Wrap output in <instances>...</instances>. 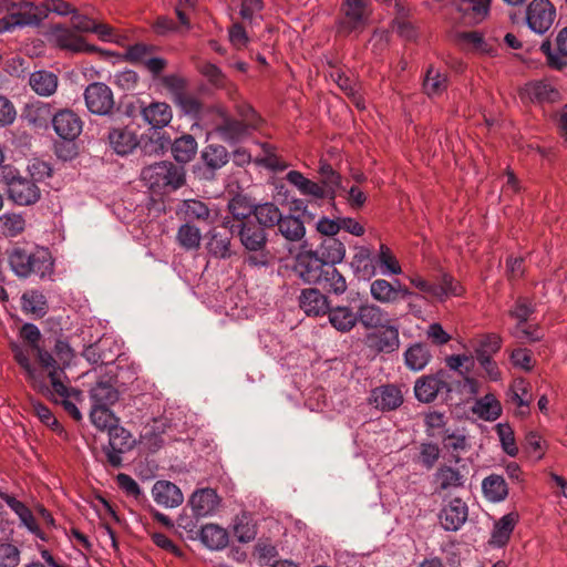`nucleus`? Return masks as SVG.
<instances>
[{
    "label": "nucleus",
    "mask_w": 567,
    "mask_h": 567,
    "mask_svg": "<svg viewBox=\"0 0 567 567\" xmlns=\"http://www.w3.org/2000/svg\"><path fill=\"white\" fill-rule=\"evenodd\" d=\"M176 215L185 223H210L212 210L199 199H184L176 206Z\"/></svg>",
    "instance_id": "nucleus-27"
},
{
    "label": "nucleus",
    "mask_w": 567,
    "mask_h": 567,
    "mask_svg": "<svg viewBox=\"0 0 567 567\" xmlns=\"http://www.w3.org/2000/svg\"><path fill=\"white\" fill-rule=\"evenodd\" d=\"M110 147L118 155L124 156L133 152L138 145L136 134L127 127H113L107 134Z\"/></svg>",
    "instance_id": "nucleus-30"
},
{
    "label": "nucleus",
    "mask_w": 567,
    "mask_h": 567,
    "mask_svg": "<svg viewBox=\"0 0 567 567\" xmlns=\"http://www.w3.org/2000/svg\"><path fill=\"white\" fill-rule=\"evenodd\" d=\"M350 266L359 279L370 280L378 270L377 250H359L353 256Z\"/></svg>",
    "instance_id": "nucleus-34"
},
{
    "label": "nucleus",
    "mask_w": 567,
    "mask_h": 567,
    "mask_svg": "<svg viewBox=\"0 0 567 567\" xmlns=\"http://www.w3.org/2000/svg\"><path fill=\"white\" fill-rule=\"evenodd\" d=\"M9 262L14 274L23 278L31 274L44 277L53 267L49 250H13Z\"/></svg>",
    "instance_id": "nucleus-6"
},
{
    "label": "nucleus",
    "mask_w": 567,
    "mask_h": 567,
    "mask_svg": "<svg viewBox=\"0 0 567 567\" xmlns=\"http://www.w3.org/2000/svg\"><path fill=\"white\" fill-rule=\"evenodd\" d=\"M197 69L213 87L224 90L229 97H234L237 92L236 85L216 64L205 61L198 64Z\"/></svg>",
    "instance_id": "nucleus-31"
},
{
    "label": "nucleus",
    "mask_w": 567,
    "mask_h": 567,
    "mask_svg": "<svg viewBox=\"0 0 567 567\" xmlns=\"http://www.w3.org/2000/svg\"><path fill=\"white\" fill-rule=\"evenodd\" d=\"M84 100L89 111L97 115H111L115 104L112 90L102 82L89 84Z\"/></svg>",
    "instance_id": "nucleus-13"
},
{
    "label": "nucleus",
    "mask_w": 567,
    "mask_h": 567,
    "mask_svg": "<svg viewBox=\"0 0 567 567\" xmlns=\"http://www.w3.org/2000/svg\"><path fill=\"white\" fill-rule=\"evenodd\" d=\"M298 302L300 309L308 317H322L328 313L330 308L328 297L317 288L302 289Z\"/></svg>",
    "instance_id": "nucleus-23"
},
{
    "label": "nucleus",
    "mask_w": 567,
    "mask_h": 567,
    "mask_svg": "<svg viewBox=\"0 0 567 567\" xmlns=\"http://www.w3.org/2000/svg\"><path fill=\"white\" fill-rule=\"evenodd\" d=\"M24 219L18 214L0 216V231L6 236L14 237L24 229Z\"/></svg>",
    "instance_id": "nucleus-63"
},
{
    "label": "nucleus",
    "mask_w": 567,
    "mask_h": 567,
    "mask_svg": "<svg viewBox=\"0 0 567 567\" xmlns=\"http://www.w3.org/2000/svg\"><path fill=\"white\" fill-rule=\"evenodd\" d=\"M169 145L171 138L165 132L156 128H148L138 138L137 146L144 155L153 156L163 154L168 150Z\"/></svg>",
    "instance_id": "nucleus-29"
},
{
    "label": "nucleus",
    "mask_w": 567,
    "mask_h": 567,
    "mask_svg": "<svg viewBox=\"0 0 567 567\" xmlns=\"http://www.w3.org/2000/svg\"><path fill=\"white\" fill-rule=\"evenodd\" d=\"M368 402L377 410L390 412L402 405L403 393L395 384H383L371 390Z\"/></svg>",
    "instance_id": "nucleus-18"
},
{
    "label": "nucleus",
    "mask_w": 567,
    "mask_h": 567,
    "mask_svg": "<svg viewBox=\"0 0 567 567\" xmlns=\"http://www.w3.org/2000/svg\"><path fill=\"white\" fill-rule=\"evenodd\" d=\"M491 0H462L458 10L470 16L475 22H481L489 11Z\"/></svg>",
    "instance_id": "nucleus-55"
},
{
    "label": "nucleus",
    "mask_w": 567,
    "mask_h": 567,
    "mask_svg": "<svg viewBox=\"0 0 567 567\" xmlns=\"http://www.w3.org/2000/svg\"><path fill=\"white\" fill-rule=\"evenodd\" d=\"M371 13L369 0H343L336 23L337 33L358 37L369 25Z\"/></svg>",
    "instance_id": "nucleus-4"
},
{
    "label": "nucleus",
    "mask_w": 567,
    "mask_h": 567,
    "mask_svg": "<svg viewBox=\"0 0 567 567\" xmlns=\"http://www.w3.org/2000/svg\"><path fill=\"white\" fill-rule=\"evenodd\" d=\"M54 114L50 103L38 101L28 106L25 118L37 128H48L49 124L52 125Z\"/></svg>",
    "instance_id": "nucleus-39"
},
{
    "label": "nucleus",
    "mask_w": 567,
    "mask_h": 567,
    "mask_svg": "<svg viewBox=\"0 0 567 567\" xmlns=\"http://www.w3.org/2000/svg\"><path fill=\"white\" fill-rule=\"evenodd\" d=\"M200 542L212 550H219L228 545V533L216 524H206L199 533Z\"/></svg>",
    "instance_id": "nucleus-40"
},
{
    "label": "nucleus",
    "mask_w": 567,
    "mask_h": 567,
    "mask_svg": "<svg viewBox=\"0 0 567 567\" xmlns=\"http://www.w3.org/2000/svg\"><path fill=\"white\" fill-rule=\"evenodd\" d=\"M278 226L281 235L290 241L300 240L306 234L303 223L298 217H282Z\"/></svg>",
    "instance_id": "nucleus-56"
},
{
    "label": "nucleus",
    "mask_w": 567,
    "mask_h": 567,
    "mask_svg": "<svg viewBox=\"0 0 567 567\" xmlns=\"http://www.w3.org/2000/svg\"><path fill=\"white\" fill-rule=\"evenodd\" d=\"M200 157L207 168L215 172L228 163L229 153L223 145L209 144L203 150Z\"/></svg>",
    "instance_id": "nucleus-46"
},
{
    "label": "nucleus",
    "mask_w": 567,
    "mask_h": 567,
    "mask_svg": "<svg viewBox=\"0 0 567 567\" xmlns=\"http://www.w3.org/2000/svg\"><path fill=\"white\" fill-rule=\"evenodd\" d=\"M58 76L50 71L40 70L30 74L29 85L40 96H51L56 92Z\"/></svg>",
    "instance_id": "nucleus-36"
},
{
    "label": "nucleus",
    "mask_w": 567,
    "mask_h": 567,
    "mask_svg": "<svg viewBox=\"0 0 567 567\" xmlns=\"http://www.w3.org/2000/svg\"><path fill=\"white\" fill-rule=\"evenodd\" d=\"M447 89L446 74L430 66L423 80V91L430 97L441 95Z\"/></svg>",
    "instance_id": "nucleus-47"
},
{
    "label": "nucleus",
    "mask_w": 567,
    "mask_h": 567,
    "mask_svg": "<svg viewBox=\"0 0 567 567\" xmlns=\"http://www.w3.org/2000/svg\"><path fill=\"white\" fill-rule=\"evenodd\" d=\"M344 252L346 250H332L330 265L326 267V272L322 277L324 287L336 295H341L347 290L346 279L334 267V264L340 262L343 259Z\"/></svg>",
    "instance_id": "nucleus-35"
},
{
    "label": "nucleus",
    "mask_w": 567,
    "mask_h": 567,
    "mask_svg": "<svg viewBox=\"0 0 567 567\" xmlns=\"http://www.w3.org/2000/svg\"><path fill=\"white\" fill-rule=\"evenodd\" d=\"M319 174L321 177V183L323 184V187L328 190L330 194V199H334L336 197V190L341 185V176L339 173H337L332 166L328 163H321L319 167Z\"/></svg>",
    "instance_id": "nucleus-59"
},
{
    "label": "nucleus",
    "mask_w": 567,
    "mask_h": 567,
    "mask_svg": "<svg viewBox=\"0 0 567 567\" xmlns=\"http://www.w3.org/2000/svg\"><path fill=\"white\" fill-rule=\"evenodd\" d=\"M173 102L178 107H181V110L185 114H187L192 117H196V118L199 117L202 110H203V104L200 103V101L198 99H196L195 96H193L192 94H189L187 91L184 92L178 97H176Z\"/></svg>",
    "instance_id": "nucleus-64"
},
{
    "label": "nucleus",
    "mask_w": 567,
    "mask_h": 567,
    "mask_svg": "<svg viewBox=\"0 0 567 567\" xmlns=\"http://www.w3.org/2000/svg\"><path fill=\"white\" fill-rule=\"evenodd\" d=\"M48 16V9L32 2L13 3L8 14L0 20V32L11 31L16 27L38 25Z\"/></svg>",
    "instance_id": "nucleus-10"
},
{
    "label": "nucleus",
    "mask_w": 567,
    "mask_h": 567,
    "mask_svg": "<svg viewBox=\"0 0 567 567\" xmlns=\"http://www.w3.org/2000/svg\"><path fill=\"white\" fill-rule=\"evenodd\" d=\"M466 475L458 468L447 464L440 465L433 474L434 493L442 494L464 488Z\"/></svg>",
    "instance_id": "nucleus-20"
},
{
    "label": "nucleus",
    "mask_w": 567,
    "mask_h": 567,
    "mask_svg": "<svg viewBox=\"0 0 567 567\" xmlns=\"http://www.w3.org/2000/svg\"><path fill=\"white\" fill-rule=\"evenodd\" d=\"M525 93L532 101L539 103L555 102L560 97L559 92L549 83L544 81L528 84L525 89Z\"/></svg>",
    "instance_id": "nucleus-49"
},
{
    "label": "nucleus",
    "mask_w": 567,
    "mask_h": 567,
    "mask_svg": "<svg viewBox=\"0 0 567 567\" xmlns=\"http://www.w3.org/2000/svg\"><path fill=\"white\" fill-rule=\"evenodd\" d=\"M365 336L367 346L375 353H393L400 348L399 327L392 322L375 329Z\"/></svg>",
    "instance_id": "nucleus-14"
},
{
    "label": "nucleus",
    "mask_w": 567,
    "mask_h": 567,
    "mask_svg": "<svg viewBox=\"0 0 567 567\" xmlns=\"http://www.w3.org/2000/svg\"><path fill=\"white\" fill-rule=\"evenodd\" d=\"M482 489L485 497L493 503L502 502L508 495L507 483L503 476L497 474L485 477L482 482Z\"/></svg>",
    "instance_id": "nucleus-42"
},
{
    "label": "nucleus",
    "mask_w": 567,
    "mask_h": 567,
    "mask_svg": "<svg viewBox=\"0 0 567 567\" xmlns=\"http://www.w3.org/2000/svg\"><path fill=\"white\" fill-rule=\"evenodd\" d=\"M22 309L38 318L45 316L48 310L45 297L35 290L24 292L21 297Z\"/></svg>",
    "instance_id": "nucleus-50"
},
{
    "label": "nucleus",
    "mask_w": 567,
    "mask_h": 567,
    "mask_svg": "<svg viewBox=\"0 0 567 567\" xmlns=\"http://www.w3.org/2000/svg\"><path fill=\"white\" fill-rule=\"evenodd\" d=\"M506 395L507 401L517 406V415L522 417L529 415V406L532 404L533 396L530 393V383L527 380L523 378L515 379L511 383Z\"/></svg>",
    "instance_id": "nucleus-26"
},
{
    "label": "nucleus",
    "mask_w": 567,
    "mask_h": 567,
    "mask_svg": "<svg viewBox=\"0 0 567 567\" xmlns=\"http://www.w3.org/2000/svg\"><path fill=\"white\" fill-rule=\"evenodd\" d=\"M355 318L357 323H360L365 330H375L392 322L386 310L368 300L358 307Z\"/></svg>",
    "instance_id": "nucleus-22"
},
{
    "label": "nucleus",
    "mask_w": 567,
    "mask_h": 567,
    "mask_svg": "<svg viewBox=\"0 0 567 567\" xmlns=\"http://www.w3.org/2000/svg\"><path fill=\"white\" fill-rule=\"evenodd\" d=\"M378 269L382 275H400L402 272L398 258L391 250H377Z\"/></svg>",
    "instance_id": "nucleus-62"
},
{
    "label": "nucleus",
    "mask_w": 567,
    "mask_h": 567,
    "mask_svg": "<svg viewBox=\"0 0 567 567\" xmlns=\"http://www.w3.org/2000/svg\"><path fill=\"white\" fill-rule=\"evenodd\" d=\"M118 391L107 381H99L90 390L92 405L111 406L118 400Z\"/></svg>",
    "instance_id": "nucleus-43"
},
{
    "label": "nucleus",
    "mask_w": 567,
    "mask_h": 567,
    "mask_svg": "<svg viewBox=\"0 0 567 567\" xmlns=\"http://www.w3.org/2000/svg\"><path fill=\"white\" fill-rule=\"evenodd\" d=\"M143 120L151 125V128L162 131L173 118L171 106L165 102H152L151 104L138 106Z\"/></svg>",
    "instance_id": "nucleus-28"
},
{
    "label": "nucleus",
    "mask_w": 567,
    "mask_h": 567,
    "mask_svg": "<svg viewBox=\"0 0 567 567\" xmlns=\"http://www.w3.org/2000/svg\"><path fill=\"white\" fill-rule=\"evenodd\" d=\"M25 344L10 341L9 348L17 364L23 370L27 382L37 392L56 404H61L75 421L82 419L76 406L82 392L71 385L66 369L72 364L75 352L69 341L58 338L52 351L40 346V329L24 323L19 331Z\"/></svg>",
    "instance_id": "nucleus-1"
},
{
    "label": "nucleus",
    "mask_w": 567,
    "mask_h": 567,
    "mask_svg": "<svg viewBox=\"0 0 567 567\" xmlns=\"http://www.w3.org/2000/svg\"><path fill=\"white\" fill-rule=\"evenodd\" d=\"M519 515L516 512H511L501 517L495 524L492 532L491 543L495 546L502 547L506 545L511 535L518 523Z\"/></svg>",
    "instance_id": "nucleus-37"
},
{
    "label": "nucleus",
    "mask_w": 567,
    "mask_h": 567,
    "mask_svg": "<svg viewBox=\"0 0 567 567\" xmlns=\"http://www.w3.org/2000/svg\"><path fill=\"white\" fill-rule=\"evenodd\" d=\"M319 250H300L296 256L293 270L307 284H321L326 267L330 265L332 250L327 258L319 256Z\"/></svg>",
    "instance_id": "nucleus-9"
},
{
    "label": "nucleus",
    "mask_w": 567,
    "mask_h": 567,
    "mask_svg": "<svg viewBox=\"0 0 567 567\" xmlns=\"http://www.w3.org/2000/svg\"><path fill=\"white\" fill-rule=\"evenodd\" d=\"M156 47L146 43H135L130 45L125 52V60L134 64H145L150 60Z\"/></svg>",
    "instance_id": "nucleus-57"
},
{
    "label": "nucleus",
    "mask_w": 567,
    "mask_h": 567,
    "mask_svg": "<svg viewBox=\"0 0 567 567\" xmlns=\"http://www.w3.org/2000/svg\"><path fill=\"white\" fill-rule=\"evenodd\" d=\"M233 529L237 540L244 544L254 540L257 535L256 526L246 513L235 517Z\"/></svg>",
    "instance_id": "nucleus-54"
},
{
    "label": "nucleus",
    "mask_w": 567,
    "mask_h": 567,
    "mask_svg": "<svg viewBox=\"0 0 567 567\" xmlns=\"http://www.w3.org/2000/svg\"><path fill=\"white\" fill-rule=\"evenodd\" d=\"M238 236L245 248H262L267 241L265 230L251 220L225 219L223 224L214 228L213 238L220 237L219 248H228L230 237Z\"/></svg>",
    "instance_id": "nucleus-3"
},
{
    "label": "nucleus",
    "mask_w": 567,
    "mask_h": 567,
    "mask_svg": "<svg viewBox=\"0 0 567 567\" xmlns=\"http://www.w3.org/2000/svg\"><path fill=\"white\" fill-rule=\"evenodd\" d=\"M371 297L382 303L392 305L405 298H416V292L402 285L400 280L390 282L385 279H375L370 285Z\"/></svg>",
    "instance_id": "nucleus-12"
},
{
    "label": "nucleus",
    "mask_w": 567,
    "mask_h": 567,
    "mask_svg": "<svg viewBox=\"0 0 567 567\" xmlns=\"http://www.w3.org/2000/svg\"><path fill=\"white\" fill-rule=\"evenodd\" d=\"M176 238L178 244L184 248H198L202 234L199 228L189 223H185L178 228Z\"/></svg>",
    "instance_id": "nucleus-58"
},
{
    "label": "nucleus",
    "mask_w": 567,
    "mask_h": 567,
    "mask_svg": "<svg viewBox=\"0 0 567 567\" xmlns=\"http://www.w3.org/2000/svg\"><path fill=\"white\" fill-rule=\"evenodd\" d=\"M0 182L8 188L9 198L18 205H32L40 199L41 192L37 184L11 167L4 166L0 172Z\"/></svg>",
    "instance_id": "nucleus-7"
},
{
    "label": "nucleus",
    "mask_w": 567,
    "mask_h": 567,
    "mask_svg": "<svg viewBox=\"0 0 567 567\" xmlns=\"http://www.w3.org/2000/svg\"><path fill=\"white\" fill-rule=\"evenodd\" d=\"M90 419L92 424L101 431H110L118 423V419L110 410V406L92 405Z\"/></svg>",
    "instance_id": "nucleus-51"
},
{
    "label": "nucleus",
    "mask_w": 567,
    "mask_h": 567,
    "mask_svg": "<svg viewBox=\"0 0 567 567\" xmlns=\"http://www.w3.org/2000/svg\"><path fill=\"white\" fill-rule=\"evenodd\" d=\"M152 496L155 503L164 508H175L183 504L184 495L181 488L166 480H158L152 487Z\"/></svg>",
    "instance_id": "nucleus-24"
},
{
    "label": "nucleus",
    "mask_w": 567,
    "mask_h": 567,
    "mask_svg": "<svg viewBox=\"0 0 567 567\" xmlns=\"http://www.w3.org/2000/svg\"><path fill=\"white\" fill-rule=\"evenodd\" d=\"M163 430L156 426V422L153 425H147L143 429L140 440L141 443L147 447L151 452H155L161 449L164 444Z\"/></svg>",
    "instance_id": "nucleus-60"
},
{
    "label": "nucleus",
    "mask_w": 567,
    "mask_h": 567,
    "mask_svg": "<svg viewBox=\"0 0 567 567\" xmlns=\"http://www.w3.org/2000/svg\"><path fill=\"white\" fill-rule=\"evenodd\" d=\"M53 35L55 39L56 44L64 50H69L75 53L79 52H86V53H93V52H100L104 53L103 50L99 49L97 47L93 44H89L85 42V40L78 35L72 30L62 27L56 25L53 31Z\"/></svg>",
    "instance_id": "nucleus-25"
},
{
    "label": "nucleus",
    "mask_w": 567,
    "mask_h": 567,
    "mask_svg": "<svg viewBox=\"0 0 567 567\" xmlns=\"http://www.w3.org/2000/svg\"><path fill=\"white\" fill-rule=\"evenodd\" d=\"M556 10L548 0H533L527 8V24L534 32L544 34L553 24Z\"/></svg>",
    "instance_id": "nucleus-17"
},
{
    "label": "nucleus",
    "mask_w": 567,
    "mask_h": 567,
    "mask_svg": "<svg viewBox=\"0 0 567 567\" xmlns=\"http://www.w3.org/2000/svg\"><path fill=\"white\" fill-rule=\"evenodd\" d=\"M408 279L413 287L423 293H416V298H408V310L416 318H421L424 312L420 303L422 299L430 297L444 302L447 298L460 297L464 292L463 286L449 274H443L441 281L437 284L426 280L417 272L410 275Z\"/></svg>",
    "instance_id": "nucleus-2"
},
{
    "label": "nucleus",
    "mask_w": 567,
    "mask_h": 567,
    "mask_svg": "<svg viewBox=\"0 0 567 567\" xmlns=\"http://www.w3.org/2000/svg\"><path fill=\"white\" fill-rule=\"evenodd\" d=\"M121 347L112 336H102L96 342L87 346L82 355L92 364H110L115 361Z\"/></svg>",
    "instance_id": "nucleus-16"
},
{
    "label": "nucleus",
    "mask_w": 567,
    "mask_h": 567,
    "mask_svg": "<svg viewBox=\"0 0 567 567\" xmlns=\"http://www.w3.org/2000/svg\"><path fill=\"white\" fill-rule=\"evenodd\" d=\"M219 501L216 491L207 487L195 491L189 498V504L196 516L204 517L218 508Z\"/></svg>",
    "instance_id": "nucleus-32"
},
{
    "label": "nucleus",
    "mask_w": 567,
    "mask_h": 567,
    "mask_svg": "<svg viewBox=\"0 0 567 567\" xmlns=\"http://www.w3.org/2000/svg\"><path fill=\"white\" fill-rule=\"evenodd\" d=\"M142 178L151 188L166 192L179 188L185 183V173L182 166L163 161L144 167Z\"/></svg>",
    "instance_id": "nucleus-5"
},
{
    "label": "nucleus",
    "mask_w": 567,
    "mask_h": 567,
    "mask_svg": "<svg viewBox=\"0 0 567 567\" xmlns=\"http://www.w3.org/2000/svg\"><path fill=\"white\" fill-rule=\"evenodd\" d=\"M404 363L411 371L423 370L431 361L432 353L423 342H415L404 351Z\"/></svg>",
    "instance_id": "nucleus-38"
},
{
    "label": "nucleus",
    "mask_w": 567,
    "mask_h": 567,
    "mask_svg": "<svg viewBox=\"0 0 567 567\" xmlns=\"http://www.w3.org/2000/svg\"><path fill=\"white\" fill-rule=\"evenodd\" d=\"M1 499L18 515L21 524L28 528L29 532L44 539V535L40 529L31 509L21 501L7 493L0 492Z\"/></svg>",
    "instance_id": "nucleus-33"
},
{
    "label": "nucleus",
    "mask_w": 567,
    "mask_h": 567,
    "mask_svg": "<svg viewBox=\"0 0 567 567\" xmlns=\"http://www.w3.org/2000/svg\"><path fill=\"white\" fill-rule=\"evenodd\" d=\"M55 134L64 141H74L83 128L81 117L72 110L63 109L55 112L52 118Z\"/></svg>",
    "instance_id": "nucleus-19"
},
{
    "label": "nucleus",
    "mask_w": 567,
    "mask_h": 567,
    "mask_svg": "<svg viewBox=\"0 0 567 567\" xmlns=\"http://www.w3.org/2000/svg\"><path fill=\"white\" fill-rule=\"evenodd\" d=\"M452 391V375L444 369L419 378L414 384L415 398L423 403H431L439 395H444L447 400Z\"/></svg>",
    "instance_id": "nucleus-8"
},
{
    "label": "nucleus",
    "mask_w": 567,
    "mask_h": 567,
    "mask_svg": "<svg viewBox=\"0 0 567 567\" xmlns=\"http://www.w3.org/2000/svg\"><path fill=\"white\" fill-rule=\"evenodd\" d=\"M255 128V122L245 123L230 116L225 110H218V118L215 122L214 132L221 141L229 144L240 143L246 140Z\"/></svg>",
    "instance_id": "nucleus-11"
},
{
    "label": "nucleus",
    "mask_w": 567,
    "mask_h": 567,
    "mask_svg": "<svg viewBox=\"0 0 567 567\" xmlns=\"http://www.w3.org/2000/svg\"><path fill=\"white\" fill-rule=\"evenodd\" d=\"M468 507L460 497L451 499L439 514L441 526L447 532L458 530L467 520Z\"/></svg>",
    "instance_id": "nucleus-21"
},
{
    "label": "nucleus",
    "mask_w": 567,
    "mask_h": 567,
    "mask_svg": "<svg viewBox=\"0 0 567 567\" xmlns=\"http://www.w3.org/2000/svg\"><path fill=\"white\" fill-rule=\"evenodd\" d=\"M473 411L485 421H495L502 414V405L494 394L488 393L476 401Z\"/></svg>",
    "instance_id": "nucleus-45"
},
{
    "label": "nucleus",
    "mask_w": 567,
    "mask_h": 567,
    "mask_svg": "<svg viewBox=\"0 0 567 567\" xmlns=\"http://www.w3.org/2000/svg\"><path fill=\"white\" fill-rule=\"evenodd\" d=\"M441 455V450L436 443L423 442L420 444L417 462L431 470L434 467Z\"/></svg>",
    "instance_id": "nucleus-61"
},
{
    "label": "nucleus",
    "mask_w": 567,
    "mask_h": 567,
    "mask_svg": "<svg viewBox=\"0 0 567 567\" xmlns=\"http://www.w3.org/2000/svg\"><path fill=\"white\" fill-rule=\"evenodd\" d=\"M256 204L245 195H236L228 203V209L234 219L246 221V219L254 215Z\"/></svg>",
    "instance_id": "nucleus-53"
},
{
    "label": "nucleus",
    "mask_w": 567,
    "mask_h": 567,
    "mask_svg": "<svg viewBox=\"0 0 567 567\" xmlns=\"http://www.w3.org/2000/svg\"><path fill=\"white\" fill-rule=\"evenodd\" d=\"M109 433V446L104 449L107 462L113 467L122 465V454L128 452L134 446V439L130 431L118 425L113 426Z\"/></svg>",
    "instance_id": "nucleus-15"
},
{
    "label": "nucleus",
    "mask_w": 567,
    "mask_h": 567,
    "mask_svg": "<svg viewBox=\"0 0 567 567\" xmlns=\"http://www.w3.org/2000/svg\"><path fill=\"white\" fill-rule=\"evenodd\" d=\"M502 344L503 339L498 333H485L477 340V346L474 349L475 358L482 355L493 357L499 352Z\"/></svg>",
    "instance_id": "nucleus-52"
},
{
    "label": "nucleus",
    "mask_w": 567,
    "mask_h": 567,
    "mask_svg": "<svg viewBox=\"0 0 567 567\" xmlns=\"http://www.w3.org/2000/svg\"><path fill=\"white\" fill-rule=\"evenodd\" d=\"M254 216L264 230L265 227H275L282 219V214L274 203L258 204L255 207Z\"/></svg>",
    "instance_id": "nucleus-48"
},
{
    "label": "nucleus",
    "mask_w": 567,
    "mask_h": 567,
    "mask_svg": "<svg viewBox=\"0 0 567 567\" xmlns=\"http://www.w3.org/2000/svg\"><path fill=\"white\" fill-rule=\"evenodd\" d=\"M169 147L172 148V153L174 158L178 163H188L190 162L197 152V142L194 136L186 134L171 142Z\"/></svg>",
    "instance_id": "nucleus-44"
},
{
    "label": "nucleus",
    "mask_w": 567,
    "mask_h": 567,
    "mask_svg": "<svg viewBox=\"0 0 567 567\" xmlns=\"http://www.w3.org/2000/svg\"><path fill=\"white\" fill-rule=\"evenodd\" d=\"M327 315L329 316V321L332 327L340 332H349L357 324L355 312L349 307L338 306L336 308H329Z\"/></svg>",
    "instance_id": "nucleus-41"
}]
</instances>
